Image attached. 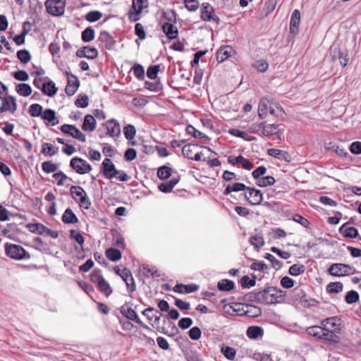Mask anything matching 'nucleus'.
I'll use <instances>...</instances> for the list:
<instances>
[{
	"label": "nucleus",
	"mask_w": 361,
	"mask_h": 361,
	"mask_svg": "<svg viewBox=\"0 0 361 361\" xmlns=\"http://www.w3.org/2000/svg\"><path fill=\"white\" fill-rule=\"evenodd\" d=\"M282 290L275 287H268L259 291V303L271 305L280 302L283 299Z\"/></svg>",
	"instance_id": "nucleus-1"
},
{
	"label": "nucleus",
	"mask_w": 361,
	"mask_h": 361,
	"mask_svg": "<svg viewBox=\"0 0 361 361\" xmlns=\"http://www.w3.org/2000/svg\"><path fill=\"white\" fill-rule=\"evenodd\" d=\"M70 193L72 197L77 201L80 206L88 209L91 206V201L85 190L80 186L73 185L70 188Z\"/></svg>",
	"instance_id": "nucleus-2"
},
{
	"label": "nucleus",
	"mask_w": 361,
	"mask_h": 361,
	"mask_svg": "<svg viewBox=\"0 0 361 361\" xmlns=\"http://www.w3.org/2000/svg\"><path fill=\"white\" fill-rule=\"evenodd\" d=\"M328 271L329 274L334 276H343L354 274L356 269L348 264L335 263L329 268Z\"/></svg>",
	"instance_id": "nucleus-3"
},
{
	"label": "nucleus",
	"mask_w": 361,
	"mask_h": 361,
	"mask_svg": "<svg viewBox=\"0 0 361 361\" xmlns=\"http://www.w3.org/2000/svg\"><path fill=\"white\" fill-rule=\"evenodd\" d=\"M44 5L47 11L51 16H60L64 13L66 6L64 0H47Z\"/></svg>",
	"instance_id": "nucleus-4"
},
{
	"label": "nucleus",
	"mask_w": 361,
	"mask_h": 361,
	"mask_svg": "<svg viewBox=\"0 0 361 361\" xmlns=\"http://www.w3.org/2000/svg\"><path fill=\"white\" fill-rule=\"evenodd\" d=\"M148 6L147 0H133L132 9L129 11L130 21L136 22L140 18V14L143 8Z\"/></svg>",
	"instance_id": "nucleus-5"
},
{
	"label": "nucleus",
	"mask_w": 361,
	"mask_h": 361,
	"mask_svg": "<svg viewBox=\"0 0 361 361\" xmlns=\"http://www.w3.org/2000/svg\"><path fill=\"white\" fill-rule=\"evenodd\" d=\"M70 166L79 174L87 173L92 170V166L85 160L77 157L71 160Z\"/></svg>",
	"instance_id": "nucleus-6"
},
{
	"label": "nucleus",
	"mask_w": 361,
	"mask_h": 361,
	"mask_svg": "<svg viewBox=\"0 0 361 361\" xmlns=\"http://www.w3.org/2000/svg\"><path fill=\"white\" fill-rule=\"evenodd\" d=\"M201 18L204 21L212 20L217 25L220 23L219 18L214 14V9L209 3L202 4Z\"/></svg>",
	"instance_id": "nucleus-7"
},
{
	"label": "nucleus",
	"mask_w": 361,
	"mask_h": 361,
	"mask_svg": "<svg viewBox=\"0 0 361 361\" xmlns=\"http://www.w3.org/2000/svg\"><path fill=\"white\" fill-rule=\"evenodd\" d=\"M245 199L252 205H259L263 200V195L260 190L248 187L244 193Z\"/></svg>",
	"instance_id": "nucleus-8"
},
{
	"label": "nucleus",
	"mask_w": 361,
	"mask_h": 361,
	"mask_svg": "<svg viewBox=\"0 0 361 361\" xmlns=\"http://www.w3.org/2000/svg\"><path fill=\"white\" fill-rule=\"evenodd\" d=\"M61 130L65 134H68L73 138L85 142L86 141V137L78 128L73 125L63 124L61 126Z\"/></svg>",
	"instance_id": "nucleus-9"
},
{
	"label": "nucleus",
	"mask_w": 361,
	"mask_h": 361,
	"mask_svg": "<svg viewBox=\"0 0 361 361\" xmlns=\"http://www.w3.org/2000/svg\"><path fill=\"white\" fill-rule=\"evenodd\" d=\"M25 249L18 245H6V254L8 257L15 259H22L25 255Z\"/></svg>",
	"instance_id": "nucleus-10"
},
{
	"label": "nucleus",
	"mask_w": 361,
	"mask_h": 361,
	"mask_svg": "<svg viewBox=\"0 0 361 361\" xmlns=\"http://www.w3.org/2000/svg\"><path fill=\"white\" fill-rule=\"evenodd\" d=\"M102 172L103 175L108 179H112L118 173V170L115 167L111 160L106 158L102 164Z\"/></svg>",
	"instance_id": "nucleus-11"
},
{
	"label": "nucleus",
	"mask_w": 361,
	"mask_h": 361,
	"mask_svg": "<svg viewBox=\"0 0 361 361\" xmlns=\"http://www.w3.org/2000/svg\"><path fill=\"white\" fill-rule=\"evenodd\" d=\"M0 99L2 101V104L0 106V113L4 111L14 113L17 110V104L15 97L7 95L4 97H0Z\"/></svg>",
	"instance_id": "nucleus-12"
},
{
	"label": "nucleus",
	"mask_w": 361,
	"mask_h": 361,
	"mask_svg": "<svg viewBox=\"0 0 361 361\" xmlns=\"http://www.w3.org/2000/svg\"><path fill=\"white\" fill-rule=\"evenodd\" d=\"M197 145H193V144H188L185 145L182 148V153L184 157L192 159L195 161H200L202 153V152H197L195 153L196 149L197 148Z\"/></svg>",
	"instance_id": "nucleus-13"
},
{
	"label": "nucleus",
	"mask_w": 361,
	"mask_h": 361,
	"mask_svg": "<svg viewBox=\"0 0 361 361\" xmlns=\"http://www.w3.org/2000/svg\"><path fill=\"white\" fill-rule=\"evenodd\" d=\"M103 125L105 126L107 130V135H109L110 137H118L121 135V126L116 120H108Z\"/></svg>",
	"instance_id": "nucleus-14"
},
{
	"label": "nucleus",
	"mask_w": 361,
	"mask_h": 361,
	"mask_svg": "<svg viewBox=\"0 0 361 361\" xmlns=\"http://www.w3.org/2000/svg\"><path fill=\"white\" fill-rule=\"evenodd\" d=\"M121 277L125 281L127 289L129 292L133 293L134 290H135L136 286L135 280L130 271L128 269L124 268L122 269Z\"/></svg>",
	"instance_id": "nucleus-15"
},
{
	"label": "nucleus",
	"mask_w": 361,
	"mask_h": 361,
	"mask_svg": "<svg viewBox=\"0 0 361 361\" xmlns=\"http://www.w3.org/2000/svg\"><path fill=\"white\" fill-rule=\"evenodd\" d=\"M66 75L69 76L68 72H66ZM79 85L80 82L78 78L72 74L70 75V77L68 78V83L65 89L66 93L69 96L73 95L78 90Z\"/></svg>",
	"instance_id": "nucleus-16"
},
{
	"label": "nucleus",
	"mask_w": 361,
	"mask_h": 361,
	"mask_svg": "<svg viewBox=\"0 0 361 361\" xmlns=\"http://www.w3.org/2000/svg\"><path fill=\"white\" fill-rule=\"evenodd\" d=\"M259 127L264 136L268 137L277 135L279 137V135L282 133L281 130L279 129V126L276 124H266L265 123H262L259 124Z\"/></svg>",
	"instance_id": "nucleus-17"
},
{
	"label": "nucleus",
	"mask_w": 361,
	"mask_h": 361,
	"mask_svg": "<svg viewBox=\"0 0 361 361\" xmlns=\"http://www.w3.org/2000/svg\"><path fill=\"white\" fill-rule=\"evenodd\" d=\"M267 154L269 156L278 159L281 161H285L287 162L291 161V156L286 151L281 150L276 148H271L268 149Z\"/></svg>",
	"instance_id": "nucleus-18"
},
{
	"label": "nucleus",
	"mask_w": 361,
	"mask_h": 361,
	"mask_svg": "<svg viewBox=\"0 0 361 361\" xmlns=\"http://www.w3.org/2000/svg\"><path fill=\"white\" fill-rule=\"evenodd\" d=\"M234 53L232 47L226 45L221 47L216 52V59L219 62H223Z\"/></svg>",
	"instance_id": "nucleus-19"
},
{
	"label": "nucleus",
	"mask_w": 361,
	"mask_h": 361,
	"mask_svg": "<svg viewBox=\"0 0 361 361\" xmlns=\"http://www.w3.org/2000/svg\"><path fill=\"white\" fill-rule=\"evenodd\" d=\"M228 162L232 165H235L238 163L241 164L243 167L247 170H250L253 167V164L248 159H245L241 155L238 157L230 156L228 158Z\"/></svg>",
	"instance_id": "nucleus-20"
},
{
	"label": "nucleus",
	"mask_w": 361,
	"mask_h": 361,
	"mask_svg": "<svg viewBox=\"0 0 361 361\" xmlns=\"http://www.w3.org/2000/svg\"><path fill=\"white\" fill-rule=\"evenodd\" d=\"M300 22V13L298 9L293 11L290 20V30L291 33L296 34Z\"/></svg>",
	"instance_id": "nucleus-21"
},
{
	"label": "nucleus",
	"mask_w": 361,
	"mask_h": 361,
	"mask_svg": "<svg viewBox=\"0 0 361 361\" xmlns=\"http://www.w3.org/2000/svg\"><path fill=\"white\" fill-rule=\"evenodd\" d=\"M97 127V122L94 116L87 114L84 118L82 129L85 132H92Z\"/></svg>",
	"instance_id": "nucleus-22"
},
{
	"label": "nucleus",
	"mask_w": 361,
	"mask_h": 361,
	"mask_svg": "<svg viewBox=\"0 0 361 361\" xmlns=\"http://www.w3.org/2000/svg\"><path fill=\"white\" fill-rule=\"evenodd\" d=\"M98 40L104 44V47L106 49H112L115 43L114 37L105 30L99 33Z\"/></svg>",
	"instance_id": "nucleus-23"
},
{
	"label": "nucleus",
	"mask_w": 361,
	"mask_h": 361,
	"mask_svg": "<svg viewBox=\"0 0 361 361\" xmlns=\"http://www.w3.org/2000/svg\"><path fill=\"white\" fill-rule=\"evenodd\" d=\"M174 24L175 23H164L162 25L163 32L170 39H176L178 36V29Z\"/></svg>",
	"instance_id": "nucleus-24"
},
{
	"label": "nucleus",
	"mask_w": 361,
	"mask_h": 361,
	"mask_svg": "<svg viewBox=\"0 0 361 361\" xmlns=\"http://www.w3.org/2000/svg\"><path fill=\"white\" fill-rule=\"evenodd\" d=\"M197 290L198 286L195 284L184 285L178 283L173 287V291L178 293H190Z\"/></svg>",
	"instance_id": "nucleus-25"
},
{
	"label": "nucleus",
	"mask_w": 361,
	"mask_h": 361,
	"mask_svg": "<svg viewBox=\"0 0 361 361\" xmlns=\"http://www.w3.org/2000/svg\"><path fill=\"white\" fill-rule=\"evenodd\" d=\"M271 104H272V103L267 98L260 99L258 106V115L261 118L266 117Z\"/></svg>",
	"instance_id": "nucleus-26"
},
{
	"label": "nucleus",
	"mask_w": 361,
	"mask_h": 361,
	"mask_svg": "<svg viewBox=\"0 0 361 361\" xmlns=\"http://www.w3.org/2000/svg\"><path fill=\"white\" fill-rule=\"evenodd\" d=\"M121 313L130 320H132L136 323H141V320L138 317L136 312L130 307L122 306L121 308Z\"/></svg>",
	"instance_id": "nucleus-27"
},
{
	"label": "nucleus",
	"mask_w": 361,
	"mask_h": 361,
	"mask_svg": "<svg viewBox=\"0 0 361 361\" xmlns=\"http://www.w3.org/2000/svg\"><path fill=\"white\" fill-rule=\"evenodd\" d=\"M347 224H343L339 228V232L348 238H355L358 235V231L354 227H347Z\"/></svg>",
	"instance_id": "nucleus-28"
},
{
	"label": "nucleus",
	"mask_w": 361,
	"mask_h": 361,
	"mask_svg": "<svg viewBox=\"0 0 361 361\" xmlns=\"http://www.w3.org/2000/svg\"><path fill=\"white\" fill-rule=\"evenodd\" d=\"M180 178L178 177L177 178H172L169 181L161 183L159 185L158 188L160 191L167 193L170 192L172 189L175 187V185L179 182Z\"/></svg>",
	"instance_id": "nucleus-29"
},
{
	"label": "nucleus",
	"mask_w": 361,
	"mask_h": 361,
	"mask_svg": "<svg viewBox=\"0 0 361 361\" xmlns=\"http://www.w3.org/2000/svg\"><path fill=\"white\" fill-rule=\"evenodd\" d=\"M41 90L44 94L47 95L49 97H53L54 95L56 94L57 92V88L54 82L50 80L47 82H44L42 84Z\"/></svg>",
	"instance_id": "nucleus-30"
},
{
	"label": "nucleus",
	"mask_w": 361,
	"mask_h": 361,
	"mask_svg": "<svg viewBox=\"0 0 361 361\" xmlns=\"http://www.w3.org/2000/svg\"><path fill=\"white\" fill-rule=\"evenodd\" d=\"M264 334L263 329L258 326H252L247 328L246 334L251 339H257L262 336Z\"/></svg>",
	"instance_id": "nucleus-31"
},
{
	"label": "nucleus",
	"mask_w": 361,
	"mask_h": 361,
	"mask_svg": "<svg viewBox=\"0 0 361 361\" xmlns=\"http://www.w3.org/2000/svg\"><path fill=\"white\" fill-rule=\"evenodd\" d=\"M41 118L43 120L47 121L49 123H51V126H55L59 123V121L57 120V118L56 117L55 111L51 109H45L42 112Z\"/></svg>",
	"instance_id": "nucleus-32"
},
{
	"label": "nucleus",
	"mask_w": 361,
	"mask_h": 361,
	"mask_svg": "<svg viewBox=\"0 0 361 361\" xmlns=\"http://www.w3.org/2000/svg\"><path fill=\"white\" fill-rule=\"evenodd\" d=\"M62 221L65 224H74L77 223L78 219L73 211L70 208H68L65 210L62 216Z\"/></svg>",
	"instance_id": "nucleus-33"
},
{
	"label": "nucleus",
	"mask_w": 361,
	"mask_h": 361,
	"mask_svg": "<svg viewBox=\"0 0 361 361\" xmlns=\"http://www.w3.org/2000/svg\"><path fill=\"white\" fill-rule=\"evenodd\" d=\"M59 152V148L53 146L51 143H43L42 147V153L45 156L51 157L55 155Z\"/></svg>",
	"instance_id": "nucleus-34"
},
{
	"label": "nucleus",
	"mask_w": 361,
	"mask_h": 361,
	"mask_svg": "<svg viewBox=\"0 0 361 361\" xmlns=\"http://www.w3.org/2000/svg\"><path fill=\"white\" fill-rule=\"evenodd\" d=\"M321 335L322 337L320 340H324L334 343L338 341V336L332 331L326 329L324 326L323 328V332Z\"/></svg>",
	"instance_id": "nucleus-35"
},
{
	"label": "nucleus",
	"mask_w": 361,
	"mask_h": 361,
	"mask_svg": "<svg viewBox=\"0 0 361 361\" xmlns=\"http://www.w3.org/2000/svg\"><path fill=\"white\" fill-rule=\"evenodd\" d=\"M16 91L21 96L27 97L32 93L31 87L26 83H20L16 87Z\"/></svg>",
	"instance_id": "nucleus-36"
},
{
	"label": "nucleus",
	"mask_w": 361,
	"mask_h": 361,
	"mask_svg": "<svg viewBox=\"0 0 361 361\" xmlns=\"http://www.w3.org/2000/svg\"><path fill=\"white\" fill-rule=\"evenodd\" d=\"M106 256L109 260L116 262L121 258V252L118 249L111 247L106 250Z\"/></svg>",
	"instance_id": "nucleus-37"
},
{
	"label": "nucleus",
	"mask_w": 361,
	"mask_h": 361,
	"mask_svg": "<svg viewBox=\"0 0 361 361\" xmlns=\"http://www.w3.org/2000/svg\"><path fill=\"white\" fill-rule=\"evenodd\" d=\"M234 283L228 279H222L219 281L217 287L219 290L222 291H229L233 289Z\"/></svg>",
	"instance_id": "nucleus-38"
},
{
	"label": "nucleus",
	"mask_w": 361,
	"mask_h": 361,
	"mask_svg": "<svg viewBox=\"0 0 361 361\" xmlns=\"http://www.w3.org/2000/svg\"><path fill=\"white\" fill-rule=\"evenodd\" d=\"M275 178L271 176H263L258 179L256 184L259 187L273 185L275 183Z\"/></svg>",
	"instance_id": "nucleus-39"
},
{
	"label": "nucleus",
	"mask_w": 361,
	"mask_h": 361,
	"mask_svg": "<svg viewBox=\"0 0 361 361\" xmlns=\"http://www.w3.org/2000/svg\"><path fill=\"white\" fill-rule=\"evenodd\" d=\"M29 231L33 233H37L39 235L44 234L45 226L40 223L37 224H29L27 226Z\"/></svg>",
	"instance_id": "nucleus-40"
},
{
	"label": "nucleus",
	"mask_w": 361,
	"mask_h": 361,
	"mask_svg": "<svg viewBox=\"0 0 361 361\" xmlns=\"http://www.w3.org/2000/svg\"><path fill=\"white\" fill-rule=\"evenodd\" d=\"M82 40L85 42H89L94 38V30L91 27H88L82 32Z\"/></svg>",
	"instance_id": "nucleus-41"
},
{
	"label": "nucleus",
	"mask_w": 361,
	"mask_h": 361,
	"mask_svg": "<svg viewBox=\"0 0 361 361\" xmlns=\"http://www.w3.org/2000/svg\"><path fill=\"white\" fill-rule=\"evenodd\" d=\"M42 169L45 173H50L56 171L59 169V165L51 161H46L42 163Z\"/></svg>",
	"instance_id": "nucleus-42"
},
{
	"label": "nucleus",
	"mask_w": 361,
	"mask_h": 361,
	"mask_svg": "<svg viewBox=\"0 0 361 361\" xmlns=\"http://www.w3.org/2000/svg\"><path fill=\"white\" fill-rule=\"evenodd\" d=\"M123 133L128 140H131L135 137L136 129L134 126L128 124L123 128Z\"/></svg>",
	"instance_id": "nucleus-43"
},
{
	"label": "nucleus",
	"mask_w": 361,
	"mask_h": 361,
	"mask_svg": "<svg viewBox=\"0 0 361 361\" xmlns=\"http://www.w3.org/2000/svg\"><path fill=\"white\" fill-rule=\"evenodd\" d=\"M172 169L166 166H162L157 171V176L161 179H167L171 176Z\"/></svg>",
	"instance_id": "nucleus-44"
},
{
	"label": "nucleus",
	"mask_w": 361,
	"mask_h": 361,
	"mask_svg": "<svg viewBox=\"0 0 361 361\" xmlns=\"http://www.w3.org/2000/svg\"><path fill=\"white\" fill-rule=\"evenodd\" d=\"M324 326H312L308 327L306 330L307 333L312 336L316 337L318 339H321L322 333L323 332Z\"/></svg>",
	"instance_id": "nucleus-45"
},
{
	"label": "nucleus",
	"mask_w": 361,
	"mask_h": 361,
	"mask_svg": "<svg viewBox=\"0 0 361 361\" xmlns=\"http://www.w3.org/2000/svg\"><path fill=\"white\" fill-rule=\"evenodd\" d=\"M102 16V13L99 11H92L85 15V20L90 23H94L99 20Z\"/></svg>",
	"instance_id": "nucleus-46"
},
{
	"label": "nucleus",
	"mask_w": 361,
	"mask_h": 361,
	"mask_svg": "<svg viewBox=\"0 0 361 361\" xmlns=\"http://www.w3.org/2000/svg\"><path fill=\"white\" fill-rule=\"evenodd\" d=\"M140 271L146 277H154L159 276V274H157V271L156 269H154V268H151L147 265H142L140 267Z\"/></svg>",
	"instance_id": "nucleus-47"
},
{
	"label": "nucleus",
	"mask_w": 361,
	"mask_h": 361,
	"mask_svg": "<svg viewBox=\"0 0 361 361\" xmlns=\"http://www.w3.org/2000/svg\"><path fill=\"white\" fill-rule=\"evenodd\" d=\"M99 290L103 293L106 296H109L112 293V289L110 287L109 283L104 279L97 285Z\"/></svg>",
	"instance_id": "nucleus-48"
},
{
	"label": "nucleus",
	"mask_w": 361,
	"mask_h": 361,
	"mask_svg": "<svg viewBox=\"0 0 361 361\" xmlns=\"http://www.w3.org/2000/svg\"><path fill=\"white\" fill-rule=\"evenodd\" d=\"M221 353L228 360H233L236 355L235 348L229 346L223 345L221 347Z\"/></svg>",
	"instance_id": "nucleus-49"
},
{
	"label": "nucleus",
	"mask_w": 361,
	"mask_h": 361,
	"mask_svg": "<svg viewBox=\"0 0 361 361\" xmlns=\"http://www.w3.org/2000/svg\"><path fill=\"white\" fill-rule=\"evenodd\" d=\"M42 112L43 108L39 104H33L29 108V114L32 117L42 116Z\"/></svg>",
	"instance_id": "nucleus-50"
},
{
	"label": "nucleus",
	"mask_w": 361,
	"mask_h": 361,
	"mask_svg": "<svg viewBox=\"0 0 361 361\" xmlns=\"http://www.w3.org/2000/svg\"><path fill=\"white\" fill-rule=\"evenodd\" d=\"M264 258L270 261L272 264V267L276 270L280 269L283 266V262L277 259L274 255L269 253H266Z\"/></svg>",
	"instance_id": "nucleus-51"
},
{
	"label": "nucleus",
	"mask_w": 361,
	"mask_h": 361,
	"mask_svg": "<svg viewBox=\"0 0 361 361\" xmlns=\"http://www.w3.org/2000/svg\"><path fill=\"white\" fill-rule=\"evenodd\" d=\"M305 271V267L302 264H293L289 269V274L291 276H296Z\"/></svg>",
	"instance_id": "nucleus-52"
},
{
	"label": "nucleus",
	"mask_w": 361,
	"mask_h": 361,
	"mask_svg": "<svg viewBox=\"0 0 361 361\" xmlns=\"http://www.w3.org/2000/svg\"><path fill=\"white\" fill-rule=\"evenodd\" d=\"M162 17L166 20L165 23H176V13L173 10H167L164 11L162 13Z\"/></svg>",
	"instance_id": "nucleus-53"
},
{
	"label": "nucleus",
	"mask_w": 361,
	"mask_h": 361,
	"mask_svg": "<svg viewBox=\"0 0 361 361\" xmlns=\"http://www.w3.org/2000/svg\"><path fill=\"white\" fill-rule=\"evenodd\" d=\"M256 276H252V279H250L248 276H243L240 279L241 286L243 288H251L256 283Z\"/></svg>",
	"instance_id": "nucleus-54"
},
{
	"label": "nucleus",
	"mask_w": 361,
	"mask_h": 361,
	"mask_svg": "<svg viewBox=\"0 0 361 361\" xmlns=\"http://www.w3.org/2000/svg\"><path fill=\"white\" fill-rule=\"evenodd\" d=\"M17 57L24 64L27 63L31 59V55L26 49L18 51L17 52Z\"/></svg>",
	"instance_id": "nucleus-55"
},
{
	"label": "nucleus",
	"mask_w": 361,
	"mask_h": 361,
	"mask_svg": "<svg viewBox=\"0 0 361 361\" xmlns=\"http://www.w3.org/2000/svg\"><path fill=\"white\" fill-rule=\"evenodd\" d=\"M188 134L192 135L195 138L203 139L207 138V136L195 129L192 126L189 125L186 128Z\"/></svg>",
	"instance_id": "nucleus-56"
},
{
	"label": "nucleus",
	"mask_w": 361,
	"mask_h": 361,
	"mask_svg": "<svg viewBox=\"0 0 361 361\" xmlns=\"http://www.w3.org/2000/svg\"><path fill=\"white\" fill-rule=\"evenodd\" d=\"M343 285L341 282H331L327 286L329 293H338L343 290Z\"/></svg>",
	"instance_id": "nucleus-57"
},
{
	"label": "nucleus",
	"mask_w": 361,
	"mask_h": 361,
	"mask_svg": "<svg viewBox=\"0 0 361 361\" xmlns=\"http://www.w3.org/2000/svg\"><path fill=\"white\" fill-rule=\"evenodd\" d=\"M250 243L257 249L264 245V238L261 235H253L250 238Z\"/></svg>",
	"instance_id": "nucleus-58"
},
{
	"label": "nucleus",
	"mask_w": 361,
	"mask_h": 361,
	"mask_svg": "<svg viewBox=\"0 0 361 361\" xmlns=\"http://www.w3.org/2000/svg\"><path fill=\"white\" fill-rule=\"evenodd\" d=\"M345 300L348 304L355 303L359 300V294L355 290L348 291L345 295Z\"/></svg>",
	"instance_id": "nucleus-59"
},
{
	"label": "nucleus",
	"mask_w": 361,
	"mask_h": 361,
	"mask_svg": "<svg viewBox=\"0 0 361 361\" xmlns=\"http://www.w3.org/2000/svg\"><path fill=\"white\" fill-rule=\"evenodd\" d=\"M252 66L256 68L259 72H265L269 67L268 63L263 59L256 61L253 64Z\"/></svg>",
	"instance_id": "nucleus-60"
},
{
	"label": "nucleus",
	"mask_w": 361,
	"mask_h": 361,
	"mask_svg": "<svg viewBox=\"0 0 361 361\" xmlns=\"http://www.w3.org/2000/svg\"><path fill=\"white\" fill-rule=\"evenodd\" d=\"M160 67L159 65L150 66L147 70V75L151 80H154L157 77Z\"/></svg>",
	"instance_id": "nucleus-61"
},
{
	"label": "nucleus",
	"mask_w": 361,
	"mask_h": 361,
	"mask_svg": "<svg viewBox=\"0 0 361 361\" xmlns=\"http://www.w3.org/2000/svg\"><path fill=\"white\" fill-rule=\"evenodd\" d=\"M53 177L58 181V185H63L65 184V180H71V178H68L64 173L62 171H59L55 173L53 175Z\"/></svg>",
	"instance_id": "nucleus-62"
},
{
	"label": "nucleus",
	"mask_w": 361,
	"mask_h": 361,
	"mask_svg": "<svg viewBox=\"0 0 361 361\" xmlns=\"http://www.w3.org/2000/svg\"><path fill=\"white\" fill-rule=\"evenodd\" d=\"M132 70L133 71V73L137 78L140 80L144 78L145 70L142 66L140 64H135L133 67Z\"/></svg>",
	"instance_id": "nucleus-63"
},
{
	"label": "nucleus",
	"mask_w": 361,
	"mask_h": 361,
	"mask_svg": "<svg viewBox=\"0 0 361 361\" xmlns=\"http://www.w3.org/2000/svg\"><path fill=\"white\" fill-rule=\"evenodd\" d=\"M88 97L86 95H80L75 101V106L80 108H85L88 106Z\"/></svg>",
	"instance_id": "nucleus-64"
}]
</instances>
